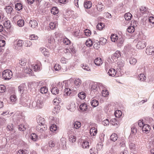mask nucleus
I'll use <instances>...</instances> for the list:
<instances>
[{
  "label": "nucleus",
  "instance_id": "f257e3e1",
  "mask_svg": "<svg viewBox=\"0 0 154 154\" xmlns=\"http://www.w3.org/2000/svg\"><path fill=\"white\" fill-rule=\"evenodd\" d=\"M31 101L29 99L28 97H26L24 95L21 96L19 102V104L23 106L30 109H32V106L31 105Z\"/></svg>",
  "mask_w": 154,
  "mask_h": 154
},
{
  "label": "nucleus",
  "instance_id": "f03ea898",
  "mask_svg": "<svg viewBox=\"0 0 154 154\" xmlns=\"http://www.w3.org/2000/svg\"><path fill=\"white\" fill-rule=\"evenodd\" d=\"M31 106L32 108H34L36 109H39L42 108L43 106V103L41 98L38 97L36 100L33 101Z\"/></svg>",
  "mask_w": 154,
  "mask_h": 154
},
{
  "label": "nucleus",
  "instance_id": "7ed1b4c3",
  "mask_svg": "<svg viewBox=\"0 0 154 154\" xmlns=\"http://www.w3.org/2000/svg\"><path fill=\"white\" fill-rule=\"evenodd\" d=\"M44 84V82L43 81L33 82H30L28 84V87L29 88H33V87L35 88L36 87L39 88L40 87H42V86Z\"/></svg>",
  "mask_w": 154,
  "mask_h": 154
},
{
  "label": "nucleus",
  "instance_id": "20e7f679",
  "mask_svg": "<svg viewBox=\"0 0 154 154\" xmlns=\"http://www.w3.org/2000/svg\"><path fill=\"white\" fill-rule=\"evenodd\" d=\"M103 84L100 83L95 82L91 85V89L92 92H97L99 89L101 90L103 89Z\"/></svg>",
  "mask_w": 154,
  "mask_h": 154
},
{
  "label": "nucleus",
  "instance_id": "39448f33",
  "mask_svg": "<svg viewBox=\"0 0 154 154\" xmlns=\"http://www.w3.org/2000/svg\"><path fill=\"white\" fill-rule=\"evenodd\" d=\"M12 72L9 69L4 70L2 72V76L5 80H9L11 79L12 76Z\"/></svg>",
  "mask_w": 154,
  "mask_h": 154
},
{
  "label": "nucleus",
  "instance_id": "423d86ee",
  "mask_svg": "<svg viewBox=\"0 0 154 154\" xmlns=\"http://www.w3.org/2000/svg\"><path fill=\"white\" fill-rule=\"evenodd\" d=\"M23 42L21 40H18L14 42V48L17 50H21L23 47Z\"/></svg>",
  "mask_w": 154,
  "mask_h": 154
},
{
  "label": "nucleus",
  "instance_id": "0eeeda50",
  "mask_svg": "<svg viewBox=\"0 0 154 154\" xmlns=\"http://www.w3.org/2000/svg\"><path fill=\"white\" fill-rule=\"evenodd\" d=\"M26 88L25 83L20 84L18 87V91L21 96L26 92Z\"/></svg>",
  "mask_w": 154,
  "mask_h": 154
},
{
  "label": "nucleus",
  "instance_id": "6e6552de",
  "mask_svg": "<svg viewBox=\"0 0 154 154\" xmlns=\"http://www.w3.org/2000/svg\"><path fill=\"white\" fill-rule=\"evenodd\" d=\"M121 56V52L119 51H117L116 52L112 55L111 59L114 62H116L117 61L118 59Z\"/></svg>",
  "mask_w": 154,
  "mask_h": 154
},
{
  "label": "nucleus",
  "instance_id": "1a4fd4ad",
  "mask_svg": "<svg viewBox=\"0 0 154 154\" xmlns=\"http://www.w3.org/2000/svg\"><path fill=\"white\" fill-rule=\"evenodd\" d=\"M135 141L134 140H129V148L131 151V153H132L134 151H136L135 145Z\"/></svg>",
  "mask_w": 154,
  "mask_h": 154
},
{
  "label": "nucleus",
  "instance_id": "9d476101",
  "mask_svg": "<svg viewBox=\"0 0 154 154\" xmlns=\"http://www.w3.org/2000/svg\"><path fill=\"white\" fill-rule=\"evenodd\" d=\"M146 52L149 55H152L154 53V48L152 46H148L146 49Z\"/></svg>",
  "mask_w": 154,
  "mask_h": 154
},
{
  "label": "nucleus",
  "instance_id": "9b49d317",
  "mask_svg": "<svg viewBox=\"0 0 154 154\" xmlns=\"http://www.w3.org/2000/svg\"><path fill=\"white\" fill-rule=\"evenodd\" d=\"M48 44L47 45V47L50 49L53 48L52 46L54 43V38L52 37H50L48 39Z\"/></svg>",
  "mask_w": 154,
  "mask_h": 154
},
{
  "label": "nucleus",
  "instance_id": "f8f14e48",
  "mask_svg": "<svg viewBox=\"0 0 154 154\" xmlns=\"http://www.w3.org/2000/svg\"><path fill=\"white\" fill-rule=\"evenodd\" d=\"M146 45V43L144 42L139 41L138 42L136 47L138 49H142L145 47Z\"/></svg>",
  "mask_w": 154,
  "mask_h": 154
},
{
  "label": "nucleus",
  "instance_id": "ddd939ff",
  "mask_svg": "<svg viewBox=\"0 0 154 154\" xmlns=\"http://www.w3.org/2000/svg\"><path fill=\"white\" fill-rule=\"evenodd\" d=\"M37 122L38 125H45V121L44 119L40 116H38L37 118Z\"/></svg>",
  "mask_w": 154,
  "mask_h": 154
},
{
  "label": "nucleus",
  "instance_id": "4468645a",
  "mask_svg": "<svg viewBox=\"0 0 154 154\" xmlns=\"http://www.w3.org/2000/svg\"><path fill=\"white\" fill-rule=\"evenodd\" d=\"M116 71L113 68H110L109 70L108 74L110 76L114 77L116 75Z\"/></svg>",
  "mask_w": 154,
  "mask_h": 154
},
{
  "label": "nucleus",
  "instance_id": "2eb2a0df",
  "mask_svg": "<svg viewBox=\"0 0 154 154\" xmlns=\"http://www.w3.org/2000/svg\"><path fill=\"white\" fill-rule=\"evenodd\" d=\"M138 126L137 124H135L133 125L131 127V133L133 134H136L138 131Z\"/></svg>",
  "mask_w": 154,
  "mask_h": 154
},
{
  "label": "nucleus",
  "instance_id": "dca6fc26",
  "mask_svg": "<svg viewBox=\"0 0 154 154\" xmlns=\"http://www.w3.org/2000/svg\"><path fill=\"white\" fill-rule=\"evenodd\" d=\"M60 143L63 149L66 148V140L65 138L62 137L60 139Z\"/></svg>",
  "mask_w": 154,
  "mask_h": 154
},
{
  "label": "nucleus",
  "instance_id": "f3484780",
  "mask_svg": "<svg viewBox=\"0 0 154 154\" xmlns=\"http://www.w3.org/2000/svg\"><path fill=\"white\" fill-rule=\"evenodd\" d=\"M142 129L143 132L148 133L149 132L150 130V126L147 124H145L142 128Z\"/></svg>",
  "mask_w": 154,
  "mask_h": 154
},
{
  "label": "nucleus",
  "instance_id": "a211bd4d",
  "mask_svg": "<svg viewBox=\"0 0 154 154\" xmlns=\"http://www.w3.org/2000/svg\"><path fill=\"white\" fill-rule=\"evenodd\" d=\"M141 23L143 25L149 28H151V26L149 25V21L147 19H143L141 20Z\"/></svg>",
  "mask_w": 154,
  "mask_h": 154
},
{
  "label": "nucleus",
  "instance_id": "6ab92c4d",
  "mask_svg": "<svg viewBox=\"0 0 154 154\" xmlns=\"http://www.w3.org/2000/svg\"><path fill=\"white\" fill-rule=\"evenodd\" d=\"M29 25L32 28H35L37 27L38 23L36 20H30L29 22Z\"/></svg>",
  "mask_w": 154,
  "mask_h": 154
},
{
  "label": "nucleus",
  "instance_id": "aec40b11",
  "mask_svg": "<svg viewBox=\"0 0 154 154\" xmlns=\"http://www.w3.org/2000/svg\"><path fill=\"white\" fill-rule=\"evenodd\" d=\"M51 92L53 94L56 95L58 93L59 90L57 87L53 86L51 87Z\"/></svg>",
  "mask_w": 154,
  "mask_h": 154
},
{
  "label": "nucleus",
  "instance_id": "412c9836",
  "mask_svg": "<svg viewBox=\"0 0 154 154\" xmlns=\"http://www.w3.org/2000/svg\"><path fill=\"white\" fill-rule=\"evenodd\" d=\"M40 50L45 56L47 57H48L49 54V53L46 48H40Z\"/></svg>",
  "mask_w": 154,
  "mask_h": 154
},
{
  "label": "nucleus",
  "instance_id": "4be33fe9",
  "mask_svg": "<svg viewBox=\"0 0 154 154\" xmlns=\"http://www.w3.org/2000/svg\"><path fill=\"white\" fill-rule=\"evenodd\" d=\"M28 127V125H24L23 124H22L19 125L18 129L20 131H23L26 130Z\"/></svg>",
  "mask_w": 154,
  "mask_h": 154
},
{
  "label": "nucleus",
  "instance_id": "5701e85b",
  "mask_svg": "<svg viewBox=\"0 0 154 154\" xmlns=\"http://www.w3.org/2000/svg\"><path fill=\"white\" fill-rule=\"evenodd\" d=\"M82 146L84 149L89 148V145L88 142L86 140H83L82 142Z\"/></svg>",
  "mask_w": 154,
  "mask_h": 154
},
{
  "label": "nucleus",
  "instance_id": "b1692460",
  "mask_svg": "<svg viewBox=\"0 0 154 154\" xmlns=\"http://www.w3.org/2000/svg\"><path fill=\"white\" fill-rule=\"evenodd\" d=\"M79 108L82 111H85L88 109L87 105L85 103H82L80 106Z\"/></svg>",
  "mask_w": 154,
  "mask_h": 154
},
{
  "label": "nucleus",
  "instance_id": "393cba45",
  "mask_svg": "<svg viewBox=\"0 0 154 154\" xmlns=\"http://www.w3.org/2000/svg\"><path fill=\"white\" fill-rule=\"evenodd\" d=\"M96 6H97V8L99 11H102L104 9V6L100 2H98Z\"/></svg>",
  "mask_w": 154,
  "mask_h": 154
},
{
  "label": "nucleus",
  "instance_id": "a878e982",
  "mask_svg": "<svg viewBox=\"0 0 154 154\" xmlns=\"http://www.w3.org/2000/svg\"><path fill=\"white\" fill-rule=\"evenodd\" d=\"M84 5L85 8L89 9L91 7L92 3L90 1H85L84 2Z\"/></svg>",
  "mask_w": 154,
  "mask_h": 154
},
{
  "label": "nucleus",
  "instance_id": "bb28decb",
  "mask_svg": "<svg viewBox=\"0 0 154 154\" xmlns=\"http://www.w3.org/2000/svg\"><path fill=\"white\" fill-rule=\"evenodd\" d=\"M97 130L94 127L91 128L90 130V134L91 136H95L97 133Z\"/></svg>",
  "mask_w": 154,
  "mask_h": 154
},
{
  "label": "nucleus",
  "instance_id": "cd10ccee",
  "mask_svg": "<svg viewBox=\"0 0 154 154\" xmlns=\"http://www.w3.org/2000/svg\"><path fill=\"white\" fill-rule=\"evenodd\" d=\"M65 88L63 95L65 96L69 95L71 93V90L69 88H66L65 87Z\"/></svg>",
  "mask_w": 154,
  "mask_h": 154
},
{
  "label": "nucleus",
  "instance_id": "c85d7f7f",
  "mask_svg": "<svg viewBox=\"0 0 154 154\" xmlns=\"http://www.w3.org/2000/svg\"><path fill=\"white\" fill-rule=\"evenodd\" d=\"M91 105L93 107H96L99 104V102L95 99L92 100L91 101Z\"/></svg>",
  "mask_w": 154,
  "mask_h": 154
},
{
  "label": "nucleus",
  "instance_id": "c756f323",
  "mask_svg": "<svg viewBox=\"0 0 154 154\" xmlns=\"http://www.w3.org/2000/svg\"><path fill=\"white\" fill-rule=\"evenodd\" d=\"M82 83L81 80L79 79H76L74 81V84L76 86V88H78Z\"/></svg>",
  "mask_w": 154,
  "mask_h": 154
},
{
  "label": "nucleus",
  "instance_id": "7c9ffc66",
  "mask_svg": "<svg viewBox=\"0 0 154 154\" xmlns=\"http://www.w3.org/2000/svg\"><path fill=\"white\" fill-rule=\"evenodd\" d=\"M118 38V35L115 34H112L110 36L111 41L114 42H116Z\"/></svg>",
  "mask_w": 154,
  "mask_h": 154
},
{
  "label": "nucleus",
  "instance_id": "2f4dec72",
  "mask_svg": "<svg viewBox=\"0 0 154 154\" xmlns=\"http://www.w3.org/2000/svg\"><path fill=\"white\" fill-rule=\"evenodd\" d=\"M94 62L95 64L98 66H100L102 63L101 58L98 57H97L95 59Z\"/></svg>",
  "mask_w": 154,
  "mask_h": 154
},
{
  "label": "nucleus",
  "instance_id": "473e14b6",
  "mask_svg": "<svg viewBox=\"0 0 154 154\" xmlns=\"http://www.w3.org/2000/svg\"><path fill=\"white\" fill-rule=\"evenodd\" d=\"M30 138L32 140L35 141L37 140L38 138V136L35 133L32 134L29 136Z\"/></svg>",
  "mask_w": 154,
  "mask_h": 154
},
{
  "label": "nucleus",
  "instance_id": "72a5a7b5",
  "mask_svg": "<svg viewBox=\"0 0 154 154\" xmlns=\"http://www.w3.org/2000/svg\"><path fill=\"white\" fill-rule=\"evenodd\" d=\"M4 25L8 29L10 28L11 26V22L9 20H6L4 23Z\"/></svg>",
  "mask_w": 154,
  "mask_h": 154
},
{
  "label": "nucleus",
  "instance_id": "f704fd0d",
  "mask_svg": "<svg viewBox=\"0 0 154 154\" xmlns=\"http://www.w3.org/2000/svg\"><path fill=\"white\" fill-rule=\"evenodd\" d=\"M129 62L131 65H134L137 62V60L133 57H131L129 58Z\"/></svg>",
  "mask_w": 154,
  "mask_h": 154
},
{
  "label": "nucleus",
  "instance_id": "c9c22d12",
  "mask_svg": "<svg viewBox=\"0 0 154 154\" xmlns=\"http://www.w3.org/2000/svg\"><path fill=\"white\" fill-rule=\"evenodd\" d=\"M32 68L35 71H39L40 69L41 66L40 65L38 64H36L35 65L33 64L32 65Z\"/></svg>",
  "mask_w": 154,
  "mask_h": 154
},
{
  "label": "nucleus",
  "instance_id": "e433bc0d",
  "mask_svg": "<svg viewBox=\"0 0 154 154\" xmlns=\"http://www.w3.org/2000/svg\"><path fill=\"white\" fill-rule=\"evenodd\" d=\"M69 141L72 143H73L76 140V137L73 135H71L69 136Z\"/></svg>",
  "mask_w": 154,
  "mask_h": 154
},
{
  "label": "nucleus",
  "instance_id": "4c0bfd02",
  "mask_svg": "<svg viewBox=\"0 0 154 154\" xmlns=\"http://www.w3.org/2000/svg\"><path fill=\"white\" fill-rule=\"evenodd\" d=\"M51 12L54 15L57 14L59 12L58 9L57 7H53L51 10Z\"/></svg>",
  "mask_w": 154,
  "mask_h": 154
},
{
  "label": "nucleus",
  "instance_id": "58836bf2",
  "mask_svg": "<svg viewBox=\"0 0 154 154\" xmlns=\"http://www.w3.org/2000/svg\"><path fill=\"white\" fill-rule=\"evenodd\" d=\"M50 130L52 132L55 131L57 129V125L55 124H52L50 127Z\"/></svg>",
  "mask_w": 154,
  "mask_h": 154
},
{
  "label": "nucleus",
  "instance_id": "ea45409f",
  "mask_svg": "<svg viewBox=\"0 0 154 154\" xmlns=\"http://www.w3.org/2000/svg\"><path fill=\"white\" fill-rule=\"evenodd\" d=\"M132 15L130 13H127L125 14L124 17L125 19L127 20H129L132 17Z\"/></svg>",
  "mask_w": 154,
  "mask_h": 154
},
{
  "label": "nucleus",
  "instance_id": "a19ab883",
  "mask_svg": "<svg viewBox=\"0 0 154 154\" xmlns=\"http://www.w3.org/2000/svg\"><path fill=\"white\" fill-rule=\"evenodd\" d=\"M15 8L16 10L20 11L23 8V5L20 3H17L15 5Z\"/></svg>",
  "mask_w": 154,
  "mask_h": 154
},
{
  "label": "nucleus",
  "instance_id": "79ce46f5",
  "mask_svg": "<svg viewBox=\"0 0 154 154\" xmlns=\"http://www.w3.org/2000/svg\"><path fill=\"white\" fill-rule=\"evenodd\" d=\"M116 42L118 44V46H121L123 43V38L122 37L118 38Z\"/></svg>",
  "mask_w": 154,
  "mask_h": 154
},
{
  "label": "nucleus",
  "instance_id": "37998d69",
  "mask_svg": "<svg viewBox=\"0 0 154 154\" xmlns=\"http://www.w3.org/2000/svg\"><path fill=\"white\" fill-rule=\"evenodd\" d=\"M115 117L117 118H119L122 115V113L121 111L117 110H116L114 113Z\"/></svg>",
  "mask_w": 154,
  "mask_h": 154
},
{
  "label": "nucleus",
  "instance_id": "c03bdc74",
  "mask_svg": "<svg viewBox=\"0 0 154 154\" xmlns=\"http://www.w3.org/2000/svg\"><path fill=\"white\" fill-rule=\"evenodd\" d=\"M118 139V136L116 134H112L110 136V139L114 142L116 141Z\"/></svg>",
  "mask_w": 154,
  "mask_h": 154
},
{
  "label": "nucleus",
  "instance_id": "a18cd8bd",
  "mask_svg": "<svg viewBox=\"0 0 154 154\" xmlns=\"http://www.w3.org/2000/svg\"><path fill=\"white\" fill-rule=\"evenodd\" d=\"M73 125L74 128L77 129L81 127V123L79 121H76L74 122Z\"/></svg>",
  "mask_w": 154,
  "mask_h": 154
},
{
  "label": "nucleus",
  "instance_id": "49530a36",
  "mask_svg": "<svg viewBox=\"0 0 154 154\" xmlns=\"http://www.w3.org/2000/svg\"><path fill=\"white\" fill-rule=\"evenodd\" d=\"M110 123L112 125H118L119 124V121L116 118H113L110 120Z\"/></svg>",
  "mask_w": 154,
  "mask_h": 154
},
{
  "label": "nucleus",
  "instance_id": "de8ad7c7",
  "mask_svg": "<svg viewBox=\"0 0 154 154\" xmlns=\"http://www.w3.org/2000/svg\"><path fill=\"white\" fill-rule=\"evenodd\" d=\"M78 97L81 100H84L85 97V94L83 92L79 93L78 94Z\"/></svg>",
  "mask_w": 154,
  "mask_h": 154
},
{
  "label": "nucleus",
  "instance_id": "09e8293b",
  "mask_svg": "<svg viewBox=\"0 0 154 154\" xmlns=\"http://www.w3.org/2000/svg\"><path fill=\"white\" fill-rule=\"evenodd\" d=\"M40 91L42 94H45L48 91V89L45 86H42L40 88Z\"/></svg>",
  "mask_w": 154,
  "mask_h": 154
},
{
  "label": "nucleus",
  "instance_id": "8fccbe9b",
  "mask_svg": "<svg viewBox=\"0 0 154 154\" xmlns=\"http://www.w3.org/2000/svg\"><path fill=\"white\" fill-rule=\"evenodd\" d=\"M107 41L106 39L104 38H101L99 39L98 42L100 44L102 45H104Z\"/></svg>",
  "mask_w": 154,
  "mask_h": 154
},
{
  "label": "nucleus",
  "instance_id": "3c124183",
  "mask_svg": "<svg viewBox=\"0 0 154 154\" xmlns=\"http://www.w3.org/2000/svg\"><path fill=\"white\" fill-rule=\"evenodd\" d=\"M81 65V67L84 70L88 71H91V69L89 68V66L86 64H82Z\"/></svg>",
  "mask_w": 154,
  "mask_h": 154
},
{
  "label": "nucleus",
  "instance_id": "603ef678",
  "mask_svg": "<svg viewBox=\"0 0 154 154\" xmlns=\"http://www.w3.org/2000/svg\"><path fill=\"white\" fill-rule=\"evenodd\" d=\"M93 46L94 49L97 50L100 47V44L98 41H96L94 42Z\"/></svg>",
  "mask_w": 154,
  "mask_h": 154
},
{
  "label": "nucleus",
  "instance_id": "864d4df0",
  "mask_svg": "<svg viewBox=\"0 0 154 154\" xmlns=\"http://www.w3.org/2000/svg\"><path fill=\"white\" fill-rule=\"evenodd\" d=\"M91 154H97L98 153V150L95 147L91 148L90 150Z\"/></svg>",
  "mask_w": 154,
  "mask_h": 154
},
{
  "label": "nucleus",
  "instance_id": "5fc2aeb1",
  "mask_svg": "<svg viewBox=\"0 0 154 154\" xmlns=\"http://www.w3.org/2000/svg\"><path fill=\"white\" fill-rule=\"evenodd\" d=\"M49 27L51 29H53L57 26V23L56 22H51L49 24Z\"/></svg>",
  "mask_w": 154,
  "mask_h": 154
},
{
  "label": "nucleus",
  "instance_id": "6e6d98bb",
  "mask_svg": "<svg viewBox=\"0 0 154 154\" xmlns=\"http://www.w3.org/2000/svg\"><path fill=\"white\" fill-rule=\"evenodd\" d=\"M6 12L8 14H11L13 8L10 6H6L5 8Z\"/></svg>",
  "mask_w": 154,
  "mask_h": 154
},
{
  "label": "nucleus",
  "instance_id": "4d7b16f0",
  "mask_svg": "<svg viewBox=\"0 0 154 154\" xmlns=\"http://www.w3.org/2000/svg\"><path fill=\"white\" fill-rule=\"evenodd\" d=\"M85 44L87 47H90L92 45V41L91 40V39H88L86 41Z\"/></svg>",
  "mask_w": 154,
  "mask_h": 154
},
{
  "label": "nucleus",
  "instance_id": "13d9d810",
  "mask_svg": "<svg viewBox=\"0 0 154 154\" xmlns=\"http://www.w3.org/2000/svg\"><path fill=\"white\" fill-rule=\"evenodd\" d=\"M24 24V21L23 20L20 19L17 22V24L19 27H22L23 26Z\"/></svg>",
  "mask_w": 154,
  "mask_h": 154
},
{
  "label": "nucleus",
  "instance_id": "bf43d9fd",
  "mask_svg": "<svg viewBox=\"0 0 154 154\" xmlns=\"http://www.w3.org/2000/svg\"><path fill=\"white\" fill-rule=\"evenodd\" d=\"M138 79L140 81H144L146 80V77L143 74H140L138 76Z\"/></svg>",
  "mask_w": 154,
  "mask_h": 154
},
{
  "label": "nucleus",
  "instance_id": "052dcab7",
  "mask_svg": "<svg viewBox=\"0 0 154 154\" xmlns=\"http://www.w3.org/2000/svg\"><path fill=\"white\" fill-rule=\"evenodd\" d=\"M135 30L133 26H130L128 27L127 29V31L129 33H133Z\"/></svg>",
  "mask_w": 154,
  "mask_h": 154
},
{
  "label": "nucleus",
  "instance_id": "680f3d73",
  "mask_svg": "<svg viewBox=\"0 0 154 154\" xmlns=\"http://www.w3.org/2000/svg\"><path fill=\"white\" fill-rule=\"evenodd\" d=\"M26 60L24 59L19 60V63L22 66H24L26 64Z\"/></svg>",
  "mask_w": 154,
  "mask_h": 154
},
{
  "label": "nucleus",
  "instance_id": "e2e57ef3",
  "mask_svg": "<svg viewBox=\"0 0 154 154\" xmlns=\"http://www.w3.org/2000/svg\"><path fill=\"white\" fill-rule=\"evenodd\" d=\"M140 12L143 14L146 13V12L147 11V8L143 6H141L140 7Z\"/></svg>",
  "mask_w": 154,
  "mask_h": 154
},
{
  "label": "nucleus",
  "instance_id": "0e129e2a",
  "mask_svg": "<svg viewBox=\"0 0 154 154\" xmlns=\"http://www.w3.org/2000/svg\"><path fill=\"white\" fill-rule=\"evenodd\" d=\"M104 24L102 23H100L97 25L96 26L97 28L99 30H101L103 28Z\"/></svg>",
  "mask_w": 154,
  "mask_h": 154
},
{
  "label": "nucleus",
  "instance_id": "69168bd1",
  "mask_svg": "<svg viewBox=\"0 0 154 154\" xmlns=\"http://www.w3.org/2000/svg\"><path fill=\"white\" fill-rule=\"evenodd\" d=\"M103 144L101 142H100L98 143L96 146L97 148L96 149L98 150H101L103 148Z\"/></svg>",
  "mask_w": 154,
  "mask_h": 154
},
{
  "label": "nucleus",
  "instance_id": "338daca9",
  "mask_svg": "<svg viewBox=\"0 0 154 154\" xmlns=\"http://www.w3.org/2000/svg\"><path fill=\"white\" fill-rule=\"evenodd\" d=\"M116 147V146H112L111 149L109 150V152L112 154H113L116 152L117 151Z\"/></svg>",
  "mask_w": 154,
  "mask_h": 154
},
{
  "label": "nucleus",
  "instance_id": "774afa93",
  "mask_svg": "<svg viewBox=\"0 0 154 154\" xmlns=\"http://www.w3.org/2000/svg\"><path fill=\"white\" fill-rule=\"evenodd\" d=\"M28 151L26 150H20L18 151L17 154H27Z\"/></svg>",
  "mask_w": 154,
  "mask_h": 154
}]
</instances>
